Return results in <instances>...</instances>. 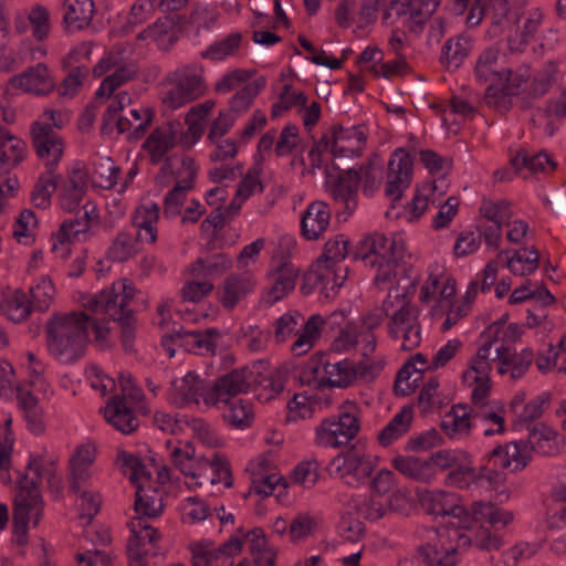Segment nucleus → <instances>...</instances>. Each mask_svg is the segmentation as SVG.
I'll list each match as a JSON object with an SVG mask.
<instances>
[{
    "instance_id": "c03bdc74",
    "label": "nucleus",
    "mask_w": 566,
    "mask_h": 566,
    "mask_svg": "<svg viewBox=\"0 0 566 566\" xmlns=\"http://www.w3.org/2000/svg\"><path fill=\"white\" fill-rule=\"evenodd\" d=\"M412 410L411 408H402L394 418L379 431L377 440L380 446L388 447L403 434L411 427Z\"/></svg>"
},
{
    "instance_id": "6ab92c4d",
    "label": "nucleus",
    "mask_w": 566,
    "mask_h": 566,
    "mask_svg": "<svg viewBox=\"0 0 566 566\" xmlns=\"http://www.w3.org/2000/svg\"><path fill=\"white\" fill-rule=\"evenodd\" d=\"M180 132V123L168 122L149 134L143 144V149L148 154L151 164L157 165L168 158L167 153L177 145Z\"/></svg>"
},
{
    "instance_id": "f3484780",
    "label": "nucleus",
    "mask_w": 566,
    "mask_h": 566,
    "mask_svg": "<svg viewBox=\"0 0 566 566\" xmlns=\"http://www.w3.org/2000/svg\"><path fill=\"white\" fill-rule=\"evenodd\" d=\"M331 132V153L334 157H359L363 154L368 136L364 126L334 125Z\"/></svg>"
},
{
    "instance_id": "4be33fe9",
    "label": "nucleus",
    "mask_w": 566,
    "mask_h": 566,
    "mask_svg": "<svg viewBox=\"0 0 566 566\" xmlns=\"http://www.w3.org/2000/svg\"><path fill=\"white\" fill-rule=\"evenodd\" d=\"M273 262L275 263L271 273L273 283L263 298L268 305H273L293 291L300 274L291 261L276 262L274 256Z\"/></svg>"
},
{
    "instance_id": "49530a36",
    "label": "nucleus",
    "mask_w": 566,
    "mask_h": 566,
    "mask_svg": "<svg viewBox=\"0 0 566 566\" xmlns=\"http://www.w3.org/2000/svg\"><path fill=\"white\" fill-rule=\"evenodd\" d=\"M496 358L503 360V365L511 366V377L521 378L532 365L534 353L530 348H524L520 353H512L506 345L496 348Z\"/></svg>"
},
{
    "instance_id": "680f3d73",
    "label": "nucleus",
    "mask_w": 566,
    "mask_h": 566,
    "mask_svg": "<svg viewBox=\"0 0 566 566\" xmlns=\"http://www.w3.org/2000/svg\"><path fill=\"white\" fill-rule=\"evenodd\" d=\"M389 318V335L392 338H399L400 331L418 323V310L409 301L408 303L400 305L399 308L394 310V313Z\"/></svg>"
},
{
    "instance_id": "603ef678",
    "label": "nucleus",
    "mask_w": 566,
    "mask_h": 566,
    "mask_svg": "<svg viewBox=\"0 0 566 566\" xmlns=\"http://www.w3.org/2000/svg\"><path fill=\"white\" fill-rule=\"evenodd\" d=\"M54 172L53 169H46L34 185L31 201L35 208L46 209L51 205L52 195L57 188V176Z\"/></svg>"
},
{
    "instance_id": "13d9d810",
    "label": "nucleus",
    "mask_w": 566,
    "mask_h": 566,
    "mask_svg": "<svg viewBox=\"0 0 566 566\" xmlns=\"http://www.w3.org/2000/svg\"><path fill=\"white\" fill-rule=\"evenodd\" d=\"M137 73L134 64L116 65L112 74L106 76L96 91V98L109 97L124 83L130 81Z\"/></svg>"
},
{
    "instance_id": "bb28decb",
    "label": "nucleus",
    "mask_w": 566,
    "mask_h": 566,
    "mask_svg": "<svg viewBox=\"0 0 566 566\" xmlns=\"http://www.w3.org/2000/svg\"><path fill=\"white\" fill-rule=\"evenodd\" d=\"M331 209L324 201H313L301 216V234L308 241L318 240L329 226Z\"/></svg>"
},
{
    "instance_id": "37998d69",
    "label": "nucleus",
    "mask_w": 566,
    "mask_h": 566,
    "mask_svg": "<svg viewBox=\"0 0 566 566\" xmlns=\"http://www.w3.org/2000/svg\"><path fill=\"white\" fill-rule=\"evenodd\" d=\"M245 536H251L250 554L253 557L254 565L275 566L277 552L269 545L264 531L261 527H254Z\"/></svg>"
},
{
    "instance_id": "8fccbe9b",
    "label": "nucleus",
    "mask_w": 566,
    "mask_h": 566,
    "mask_svg": "<svg viewBox=\"0 0 566 566\" xmlns=\"http://www.w3.org/2000/svg\"><path fill=\"white\" fill-rule=\"evenodd\" d=\"M1 311L12 322L25 321L31 314L32 306L28 295L20 289L8 294L1 304Z\"/></svg>"
},
{
    "instance_id": "f03ea898",
    "label": "nucleus",
    "mask_w": 566,
    "mask_h": 566,
    "mask_svg": "<svg viewBox=\"0 0 566 566\" xmlns=\"http://www.w3.org/2000/svg\"><path fill=\"white\" fill-rule=\"evenodd\" d=\"M90 327L85 312L54 314L45 324L49 353L64 364L80 359L85 353Z\"/></svg>"
},
{
    "instance_id": "e2e57ef3",
    "label": "nucleus",
    "mask_w": 566,
    "mask_h": 566,
    "mask_svg": "<svg viewBox=\"0 0 566 566\" xmlns=\"http://www.w3.org/2000/svg\"><path fill=\"white\" fill-rule=\"evenodd\" d=\"M231 266V260L224 254H216L206 259H198L191 264V274L193 276L220 275Z\"/></svg>"
},
{
    "instance_id": "72a5a7b5",
    "label": "nucleus",
    "mask_w": 566,
    "mask_h": 566,
    "mask_svg": "<svg viewBox=\"0 0 566 566\" xmlns=\"http://www.w3.org/2000/svg\"><path fill=\"white\" fill-rule=\"evenodd\" d=\"M63 23L67 31L82 30L88 27L94 14L92 0H64Z\"/></svg>"
},
{
    "instance_id": "6e6552de",
    "label": "nucleus",
    "mask_w": 566,
    "mask_h": 566,
    "mask_svg": "<svg viewBox=\"0 0 566 566\" xmlns=\"http://www.w3.org/2000/svg\"><path fill=\"white\" fill-rule=\"evenodd\" d=\"M360 170L361 174L354 169L343 171L332 189L334 198L344 202L348 213H352L357 208L356 198L360 181H363V192L366 196H371L380 185L381 171L379 168L369 165Z\"/></svg>"
},
{
    "instance_id": "aec40b11",
    "label": "nucleus",
    "mask_w": 566,
    "mask_h": 566,
    "mask_svg": "<svg viewBox=\"0 0 566 566\" xmlns=\"http://www.w3.org/2000/svg\"><path fill=\"white\" fill-rule=\"evenodd\" d=\"M9 84L14 88L38 96L48 95L55 88V82L44 63H38L22 73L13 75L10 77Z\"/></svg>"
},
{
    "instance_id": "a211bd4d",
    "label": "nucleus",
    "mask_w": 566,
    "mask_h": 566,
    "mask_svg": "<svg viewBox=\"0 0 566 566\" xmlns=\"http://www.w3.org/2000/svg\"><path fill=\"white\" fill-rule=\"evenodd\" d=\"M332 465L336 468L340 478L348 479V484L364 483L374 471L370 458L354 448L336 455Z\"/></svg>"
},
{
    "instance_id": "0eeeda50",
    "label": "nucleus",
    "mask_w": 566,
    "mask_h": 566,
    "mask_svg": "<svg viewBox=\"0 0 566 566\" xmlns=\"http://www.w3.org/2000/svg\"><path fill=\"white\" fill-rule=\"evenodd\" d=\"M358 408L353 401H345L337 416L324 419L315 430L318 446L339 448L348 444L359 432Z\"/></svg>"
},
{
    "instance_id": "774afa93",
    "label": "nucleus",
    "mask_w": 566,
    "mask_h": 566,
    "mask_svg": "<svg viewBox=\"0 0 566 566\" xmlns=\"http://www.w3.org/2000/svg\"><path fill=\"white\" fill-rule=\"evenodd\" d=\"M482 239L484 240V234L479 224L475 226L474 230L460 232L453 248L455 256L462 258L474 253L479 250Z\"/></svg>"
},
{
    "instance_id": "7ed1b4c3",
    "label": "nucleus",
    "mask_w": 566,
    "mask_h": 566,
    "mask_svg": "<svg viewBox=\"0 0 566 566\" xmlns=\"http://www.w3.org/2000/svg\"><path fill=\"white\" fill-rule=\"evenodd\" d=\"M133 296L134 289L127 280H122L88 297L84 307L90 312L91 328L97 340L106 337L109 332L107 324L111 321L117 322L128 313H134L127 308Z\"/></svg>"
},
{
    "instance_id": "79ce46f5",
    "label": "nucleus",
    "mask_w": 566,
    "mask_h": 566,
    "mask_svg": "<svg viewBox=\"0 0 566 566\" xmlns=\"http://www.w3.org/2000/svg\"><path fill=\"white\" fill-rule=\"evenodd\" d=\"M472 520L481 525L505 527L513 521V513L497 507L491 502H474L471 505Z\"/></svg>"
},
{
    "instance_id": "ea45409f",
    "label": "nucleus",
    "mask_w": 566,
    "mask_h": 566,
    "mask_svg": "<svg viewBox=\"0 0 566 566\" xmlns=\"http://www.w3.org/2000/svg\"><path fill=\"white\" fill-rule=\"evenodd\" d=\"M221 333L217 328H207L205 331H178L172 334L169 339H186V345L189 350L198 352L199 354L214 353L216 340L220 337Z\"/></svg>"
},
{
    "instance_id": "69168bd1",
    "label": "nucleus",
    "mask_w": 566,
    "mask_h": 566,
    "mask_svg": "<svg viewBox=\"0 0 566 566\" xmlns=\"http://www.w3.org/2000/svg\"><path fill=\"white\" fill-rule=\"evenodd\" d=\"M28 20L32 28L33 38L42 42L49 38L51 33V14L49 9L43 4H34L28 13Z\"/></svg>"
},
{
    "instance_id": "5701e85b",
    "label": "nucleus",
    "mask_w": 566,
    "mask_h": 566,
    "mask_svg": "<svg viewBox=\"0 0 566 566\" xmlns=\"http://www.w3.org/2000/svg\"><path fill=\"white\" fill-rule=\"evenodd\" d=\"M360 345V353L364 358H368L376 349L377 339L374 333L365 331L358 324H347L331 345V350L335 353L346 352Z\"/></svg>"
},
{
    "instance_id": "864d4df0",
    "label": "nucleus",
    "mask_w": 566,
    "mask_h": 566,
    "mask_svg": "<svg viewBox=\"0 0 566 566\" xmlns=\"http://www.w3.org/2000/svg\"><path fill=\"white\" fill-rule=\"evenodd\" d=\"M129 531L132 533L130 538L127 543V549H140V547L148 542L155 544L159 539L158 530L153 527L143 520V516H135L128 523Z\"/></svg>"
},
{
    "instance_id": "f704fd0d",
    "label": "nucleus",
    "mask_w": 566,
    "mask_h": 566,
    "mask_svg": "<svg viewBox=\"0 0 566 566\" xmlns=\"http://www.w3.org/2000/svg\"><path fill=\"white\" fill-rule=\"evenodd\" d=\"M88 229V211H84L81 217L75 216L64 220L56 233V242L52 244V251H61V258H65L70 253L69 241L71 239H77L80 234L87 232Z\"/></svg>"
},
{
    "instance_id": "393cba45",
    "label": "nucleus",
    "mask_w": 566,
    "mask_h": 566,
    "mask_svg": "<svg viewBox=\"0 0 566 566\" xmlns=\"http://www.w3.org/2000/svg\"><path fill=\"white\" fill-rule=\"evenodd\" d=\"M557 437L558 433L553 428L544 423H537L530 430L527 440L525 442H513L520 447L523 453L528 455L530 461L531 451L542 455L556 454L558 452Z\"/></svg>"
},
{
    "instance_id": "338daca9",
    "label": "nucleus",
    "mask_w": 566,
    "mask_h": 566,
    "mask_svg": "<svg viewBox=\"0 0 566 566\" xmlns=\"http://www.w3.org/2000/svg\"><path fill=\"white\" fill-rule=\"evenodd\" d=\"M303 315L297 311H290L280 316L274 323V338L276 343H283L292 335L298 337Z\"/></svg>"
},
{
    "instance_id": "a878e982",
    "label": "nucleus",
    "mask_w": 566,
    "mask_h": 566,
    "mask_svg": "<svg viewBox=\"0 0 566 566\" xmlns=\"http://www.w3.org/2000/svg\"><path fill=\"white\" fill-rule=\"evenodd\" d=\"M87 191V174L82 165L76 163L67 174L60 192V205L64 211H74L82 202Z\"/></svg>"
},
{
    "instance_id": "de8ad7c7",
    "label": "nucleus",
    "mask_w": 566,
    "mask_h": 566,
    "mask_svg": "<svg viewBox=\"0 0 566 566\" xmlns=\"http://www.w3.org/2000/svg\"><path fill=\"white\" fill-rule=\"evenodd\" d=\"M409 18L405 21V27L409 32L420 34L426 21L433 14L439 6L438 0H408Z\"/></svg>"
},
{
    "instance_id": "2eb2a0df",
    "label": "nucleus",
    "mask_w": 566,
    "mask_h": 566,
    "mask_svg": "<svg viewBox=\"0 0 566 566\" xmlns=\"http://www.w3.org/2000/svg\"><path fill=\"white\" fill-rule=\"evenodd\" d=\"M334 352L322 354L317 360H312L308 368L313 374L318 375L319 369L324 373L321 379L322 384L331 387L345 388L355 380L354 361L349 359H337Z\"/></svg>"
},
{
    "instance_id": "7c9ffc66",
    "label": "nucleus",
    "mask_w": 566,
    "mask_h": 566,
    "mask_svg": "<svg viewBox=\"0 0 566 566\" xmlns=\"http://www.w3.org/2000/svg\"><path fill=\"white\" fill-rule=\"evenodd\" d=\"M27 144L6 128H0V176L15 168L25 156Z\"/></svg>"
},
{
    "instance_id": "bf43d9fd",
    "label": "nucleus",
    "mask_w": 566,
    "mask_h": 566,
    "mask_svg": "<svg viewBox=\"0 0 566 566\" xmlns=\"http://www.w3.org/2000/svg\"><path fill=\"white\" fill-rule=\"evenodd\" d=\"M395 495L380 496L374 494L357 504L358 514L368 521H378L386 515L391 509L392 499Z\"/></svg>"
},
{
    "instance_id": "0e129e2a",
    "label": "nucleus",
    "mask_w": 566,
    "mask_h": 566,
    "mask_svg": "<svg viewBox=\"0 0 566 566\" xmlns=\"http://www.w3.org/2000/svg\"><path fill=\"white\" fill-rule=\"evenodd\" d=\"M470 454L463 449H443L432 453L429 462L437 471H451L462 462H469Z\"/></svg>"
},
{
    "instance_id": "f8f14e48",
    "label": "nucleus",
    "mask_w": 566,
    "mask_h": 566,
    "mask_svg": "<svg viewBox=\"0 0 566 566\" xmlns=\"http://www.w3.org/2000/svg\"><path fill=\"white\" fill-rule=\"evenodd\" d=\"M32 146L46 169L55 170L64 153L63 138L49 123L34 122L30 128Z\"/></svg>"
},
{
    "instance_id": "9b49d317",
    "label": "nucleus",
    "mask_w": 566,
    "mask_h": 566,
    "mask_svg": "<svg viewBox=\"0 0 566 566\" xmlns=\"http://www.w3.org/2000/svg\"><path fill=\"white\" fill-rule=\"evenodd\" d=\"M480 214L490 223H478L484 234V243L488 249L497 250L502 242L503 226L511 220L513 212L507 201H492L483 199L480 206Z\"/></svg>"
},
{
    "instance_id": "20e7f679",
    "label": "nucleus",
    "mask_w": 566,
    "mask_h": 566,
    "mask_svg": "<svg viewBox=\"0 0 566 566\" xmlns=\"http://www.w3.org/2000/svg\"><path fill=\"white\" fill-rule=\"evenodd\" d=\"M359 258L373 268H377L374 283L380 287L397 275V270L405 264V242L396 238H387L375 232L364 238L356 252Z\"/></svg>"
},
{
    "instance_id": "a18cd8bd",
    "label": "nucleus",
    "mask_w": 566,
    "mask_h": 566,
    "mask_svg": "<svg viewBox=\"0 0 566 566\" xmlns=\"http://www.w3.org/2000/svg\"><path fill=\"white\" fill-rule=\"evenodd\" d=\"M471 51V41L465 35H458L447 40L442 48L441 63L448 70H457L461 66Z\"/></svg>"
},
{
    "instance_id": "5fc2aeb1",
    "label": "nucleus",
    "mask_w": 566,
    "mask_h": 566,
    "mask_svg": "<svg viewBox=\"0 0 566 566\" xmlns=\"http://www.w3.org/2000/svg\"><path fill=\"white\" fill-rule=\"evenodd\" d=\"M139 247L133 233L120 231L114 238L107 250V258L115 262H125L139 252Z\"/></svg>"
},
{
    "instance_id": "e433bc0d",
    "label": "nucleus",
    "mask_w": 566,
    "mask_h": 566,
    "mask_svg": "<svg viewBox=\"0 0 566 566\" xmlns=\"http://www.w3.org/2000/svg\"><path fill=\"white\" fill-rule=\"evenodd\" d=\"M254 281L250 275H229L222 285L220 302L223 307L232 310L241 300L253 291Z\"/></svg>"
},
{
    "instance_id": "39448f33",
    "label": "nucleus",
    "mask_w": 566,
    "mask_h": 566,
    "mask_svg": "<svg viewBox=\"0 0 566 566\" xmlns=\"http://www.w3.org/2000/svg\"><path fill=\"white\" fill-rule=\"evenodd\" d=\"M205 67L198 63L177 67L166 75L170 85L164 103L176 109L203 96L208 90L205 80Z\"/></svg>"
},
{
    "instance_id": "4d7b16f0",
    "label": "nucleus",
    "mask_w": 566,
    "mask_h": 566,
    "mask_svg": "<svg viewBox=\"0 0 566 566\" xmlns=\"http://www.w3.org/2000/svg\"><path fill=\"white\" fill-rule=\"evenodd\" d=\"M264 86L265 81L262 77L247 83L231 97L229 102V113L239 115L247 112L261 90L264 88Z\"/></svg>"
},
{
    "instance_id": "cd10ccee",
    "label": "nucleus",
    "mask_w": 566,
    "mask_h": 566,
    "mask_svg": "<svg viewBox=\"0 0 566 566\" xmlns=\"http://www.w3.org/2000/svg\"><path fill=\"white\" fill-rule=\"evenodd\" d=\"M502 327L500 323L491 324L481 335L485 343L478 349L476 355L470 361V370L465 371L463 377L468 379L471 373H474L473 380H490L489 374L492 369L490 359V349L492 344L499 339V331Z\"/></svg>"
},
{
    "instance_id": "a19ab883",
    "label": "nucleus",
    "mask_w": 566,
    "mask_h": 566,
    "mask_svg": "<svg viewBox=\"0 0 566 566\" xmlns=\"http://www.w3.org/2000/svg\"><path fill=\"white\" fill-rule=\"evenodd\" d=\"M322 332H326L322 315L314 314L307 321L303 317L298 337L291 346L292 353L295 356L306 354L313 347L316 339L319 338Z\"/></svg>"
},
{
    "instance_id": "4c0bfd02",
    "label": "nucleus",
    "mask_w": 566,
    "mask_h": 566,
    "mask_svg": "<svg viewBox=\"0 0 566 566\" xmlns=\"http://www.w3.org/2000/svg\"><path fill=\"white\" fill-rule=\"evenodd\" d=\"M488 18L491 21L490 32L493 35L502 34L518 21V12L509 0H486Z\"/></svg>"
},
{
    "instance_id": "423d86ee",
    "label": "nucleus",
    "mask_w": 566,
    "mask_h": 566,
    "mask_svg": "<svg viewBox=\"0 0 566 566\" xmlns=\"http://www.w3.org/2000/svg\"><path fill=\"white\" fill-rule=\"evenodd\" d=\"M44 503L38 482L23 474L19 480V490L14 496L12 512L13 532L18 536V543L27 542L28 526L32 522L38 526L43 515Z\"/></svg>"
},
{
    "instance_id": "3c124183",
    "label": "nucleus",
    "mask_w": 566,
    "mask_h": 566,
    "mask_svg": "<svg viewBox=\"0 0 566 566\" xmlns=\"http://www.w3.org/2000/svg\"><path fill=\"white\" fill-rule=\"evenodd\" d=\"M227 410L223 412V419L227 423L235 429H245L251 427L254 412L252 403L244 399H235L229 403Z\"/></svg>"
},
{
    "instance_id": "c85d7f7f",
    "label": "nucleus",
    "mask_w": 566,
    "mask_h": 566,
    "mask_svg": "<svg viewBox=\"0 0 566 566\" xmlns=\"http://www.w3.org/2000/svg\"><path fill=\"white\" fill-rule=\"evenodd\" d=\"M203 381L193 373H188L185 377L172 382L170 400L178 407H185L189 403H199V399L208 392Z\"/></svg>"
},
{
    "instance_id": "052dcab7",
    "label": "nucleus",
    "mask_w": 566,
    "mask_h": 566,
    "mask_svg": "<svg viewBox=\"0 0 566 566\" xmlns=\"http://www.w3.org/2000/svg\"><path fill=\"white\" fill-rule=\"evenodd\" d=\"M242 35L239 32H232L226 38L213 42L202 53L203 59L211 61H222L226 57L233 55L240 48Z\"/></svg>"
},
{
    "instance_id": "c756f323",
    "label": "nucleus",
    "mask_w": 566,
    "mask_h": 566,
    "mask_svg": "<svg viewBox=\"0 0 566 566\" xmlns=\"http://www.w3.org/2000/svg\"><path fill=\"white\" fill-rule=\"evenodd\" d=\"M391 465L407 479L420 483H431L436 480L437 472L431 468L429 459H420L412 455H398L391 460Z\"/></svg>"
},
{
    "instance_id": "dca6fc26",
    "label": "nucleus",
    "mask_w": 566,
    "mask_h": 566,
    "mask_svg": "<svg viewBox=\"0 0 566 566\" xmlns=\"http://www.w3.org/2000/svg\"><path fill=\"white\" fill-rule=\"evenodd\" d=\"M196 176L195 160L191 157H184L181 168L176 172L178 180L164 199V214L166 217L172 218L180 213L187 192L193 188Z\"/></svg>"
},
{
    "instance_id": "6e6d98bb",
    "label": "nucleus",
    "mask_w": 566,
    "mask_h": 566,
    "mask_svg": "<svg viewBox=\"0 0 566 566\" xmlns=\"http://www.w3.org/2000/svg\"><path fill=\"white\" fill-rule=\"evenodd\" d=\"M457 494L438 491L431 495V513L436 515H451L460 520L468 518L469 512L462 506L457 504Z\"/></svg>"
},
{
    "instance_id": "4468645a",
    "label": "nucleus",
    "mask_w": 566,
    "mask_h": 566,
    "mask_svg": "<svg viewBox=\"0 0 566 566\" xmlns=\"http://www.w3.org/2000/svg\"><path fill=\"white\" fill-rule=\"evenodd\" d=\"M413 160L411 155L403 148H397L391 154L388 161L387 182L385 188L386 196L392 201H397L408 189L412 181Z\"/></svg>"
},
{
    "instance_id": "412c9836",
    "label": "nucleus",
    "mask_w": 566,
    "mask_h": 566,
    "mask_svg": "<svg viewBox=\"0 0 566 566\" xmlns=\"http://www.w3.org/2000/svg\"><path fill=\"white\" fill-rule=\"evenodd\" d=\"M96 458V448L93 443H83L76 447L69 460L70 491L78 493L92 478L91 467Z\"/></svg>"
},
{
    "instance_id": "473e14b6",
    "label": "nucleus",
    "mask_w": 566,
    "mask_h": 566,
    "mask_svg": "<svg viewBox=\"0 0 566 566\" xmlns=\"http://www.w3.org/2000/svg\"><path fill=\"white\" fill-rule=\"evenodd\" d=\"M475 418L465 405H454L448 411L441 422V428L444 433L451 439H461L469 437L472 422L471 419Z\"/></svg>"
},
{
    "instance_id": "ddd939ff",
    "label": "nucleus",
    "mask_w": 566,
    "mask_h": 566,
    "mask_svg": "<svg viewBox=\"0 0 566 566\" xmlns=\"http://www.w3.org/2000/svg\"><path fill=\"white\" fill-rule=\"evenodd\" d=\"M122 386L124 395L112 397L105 406V419L116 430L124 434L133 433L139 427L138 419L134 416L132 407L127 400H138L142 397V391H133L124 384L122 377Z\"/></svg>"
},
{
    "instance_id": "f257e3e1",
    "label": "nucleus",
    "mask_w": 566,
    "mask_h": 566,
    "mask_svg": "<svg viewBox=\"0 0 566 566\" xmlns=\"http://www.w3.org/2000/svg\"><path fill=\"white\" fill-rule=\"evenodd\" d=\"M483 460L484 463L478 468L472 465L471 458L469 462H462L448 472L444 483L461 490L473 485L497 489L506 480L504 470L517 472L528 464V455L514 442L497 446Z\"/></svg>"
},
{
    "instance_id": "9d476101",
    "label": "nucleus",
    "mask_w": 566,
    "mask_h": 566,
    "mask_svg": "<svg viewBox=\"0 0 566 566\" xmlns=\"http://www.w3.org/2000/svg\"><path fill=\"white\" fill-rule=\"evenodd\" d=\"M90 45L82 43L63 56L61 65L65 75L59 87L61 96L72 98L78 94L90 75Z\"/></svg>"
},
{
    "instance_id": "1a4fd4ad",
    "label": "nucleus",
    "mask_w": 566,
    "mask_h": 566,
    "mask_svg": "<svg viewBox=\"0 0 566 566\" xmlns=\"http://www.w3.org/2000/svg\"><path fill=\"white\" fill-rule=\"evenodd\" d=\"M260 371L250 367L235 368L217 378L208 388L205 403L216 406L220 402L229 403L231 397L247 394L258 389Z\"/></svg>"
},
{
    "instance_id": "09e8293b",
    "label": "nucleus",
    "mask_w": 566,
    "mask_h": 566,
    "mask_svg": "<svg viewBox=\"0 0 566 566\" xmlns=\"http://www.w3.org/2000/svg\"><path fill=\"white\" fill-rule=\"evenodd\" d=\"M539 265V253L535 247L514 250L506 266L514 275H530Z\"/></svg>"
},
{
    "instance_id": "c9c22d12",
    "label": "nucleus",
    "mask_w": 566,
    "mask_h": 566,
    "mask_svg": "<svg viewBox=\"0 0 566 566\" xmlns=\"http://www.w3.org/2000/svg\"><path fill=\"white\" fill-rule=\"evenodd\" d=\"M134 510L136 516L146 518H157L163 514L164 502L163 493L158 489L137 484Z\"/></svg>"
},
{
    "instance_id": "58836bf2",
    "label": "nucleus",
    "mask_w": 566,
    "mask_h": 566,
    "mask_svg": "<svg viewBox=\"0 0 566 566\" xmlns=\"http://www.w3.org/2000/svg\"><path fill=\"white\" fill-rule=\"evenodd\" d=\"M474 75L481 84L503 82L505 73L504 67L499 64L497 49L489 48L481 53L475 63Z\"/></svg>"
},
{
    "instance_id": "2f4dec72",
    "label": "nucleus",
    "mask_w": 566,
    "mask_h": 566,
    "mask_svg": "<svg viewBox=\"0 0 566 566\" xmlns=\"http://www.w3.org/2000/svg\"><path fill=\"white\" fill-rule=\"evenodd\" d=\"M511 165L524 178L537 172L554 171L556 168L555 161L544 150L536 154L521 150L511 159Z\"/></svg>"
},
{
    "instance_id": "b1692460",
    "label": "nucleus",
    "mask_w": 566,
    "mask_h": 566,
    "mask_svg": "<svg viewBox=\"0 0 566 566\" xmlns=\"http://www.w3.org/2000/svg\"><path fill=\"white\" fill-rule=\"evenodd\" d=\"M180 27L175 17L165 15L137 34V40H151L161 51H169L179 40Z\"/></svg>"
}]
</instances>
